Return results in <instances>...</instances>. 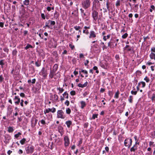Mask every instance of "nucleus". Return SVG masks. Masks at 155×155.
Listing matches in <instances>:
<instances>
[{
    "label": "nucleus",
    "mask_w": 155,
    "mask_h": 155,
    "mask_svg": "<svg viewBox=\"0 0 155 155\" xmlns=\"http://www.w3.org/2000/svg\"><path fill=\"white\" fill-rule=\"evenodd\" d=\"M21 135V133L20 132H18L17 134H15L14 135L15 138L17 139H18V137Z\"/></svg>",
    "instance_id": "a878e982"
},
{
    "label": "nucleus",
    "mask_w": 155,
    "mask_h": 155,
    "mask_svg": "<svg viewBox=\"0 0 155 155\" xmlns=\"http://www.w3.org/2000/svg\"><path fill=\"white\" fill-rule=\"evenodd\" d=\"M25 150L27 154H31L34 151V147L32 145H29L25 148Z\"/></svg>",
    "instance_id": "39448f33"
},
{
    "label": "nucleus",
    "mask_w": 155,
    "mask_h": 155,
    "mask_svg": "<svg viewBox=\"0 0 155 155\" xmlns=\"http://www.w3.org/2000/svg\"><path fill=\"white\" fill-rule=\"evenodd\" d=\"M58 132H61L62 131H64L63 127L61 125L58 126Z\"/></svg>",
    "instance_id": "5701e85b"
},
{
    "label": "nucleus",
    "mask_w": 155,
    "mask_h": 155,
    "mask_svg": "<svg viewBox=\"0 0 155 155\" xmlns=\"http://www.w3.org/2000/svg\"><path fill=\"white\" fill-rule=\"evenodd\" d=\"M56 111L55 108L53 107L51 108H48L46 109L44 111V113L45 114L47 113H48L50 112H51L52 113H54Z\"/></svg>",
    "instance_id": "1a4fd4ad"
},
{
    "label": "nucleus",
    "mask_w": 155,
    "mask_h": 155,
    "mask_svg": "<svg viewBox=\"0 0 155 155\" xmlns=\"http://www.w3.org/2000/svg\"><path fill=\"white\" fill-rule=\"evenodd\" d=\"M59 15V12L57 11H55L54 14V19H57L58 18Z\"/></svg>",
    "instance_id": "aec40b11"
},
{
    "label": "nucleus",
    "mask_w": 155,
    "mask_h": 155,
    "mask_svg": "<svg viewBox=\"0 0 155 155\" xmlns=\"http://www.w3.org/2000/svg\"><path fill=\"white\" fill-rule=\"evenodd\" d=\"M58 65L57 64H55L53 66L52 69L51 68L50 70L56 72L58 69Z\"/></svg>",
    "instance_id": "4468645a"
},
{
    "label": "nucleus",
    "mask_w": 155,
    "mask_h": 155,
    "mask_svg": "<svg viewBox=\"0 0 155 155\" xmlns=\"http://www.w3.org/2000/svg\"><path fill=\"white\" fill-rule=\"evenodd\" d=\"M74 28L77 31L79 30L80 28L81 27L79 26H75L74 27Z\"/></svg>",
    "instance_id": "bf43d9fd"
},
{
    "label": "nucleus",
    "mask_w": 155,
    "mask_h": 155,
    "mask_svg": "<svg viewBox=\"0 0 155 155\" xmlns=\"http://www.w3.org/2000/svg\"><path fill=\"white\" fill-rule=\"evenodd\" d=\"M39 122H40L42 125H45L46 124L45 121L43 119L41 120Z\"/></svg>",
    "instance_id": "052dcab7"
},
{
    "label": "nucleus",
    "mask_w": 155,
    "mask_h": 155,
    "mask_svg": "<svg viewBox=\"0 0 155 155\" xmlns=\"http://www.w3.org/2000/svg\"><path fill=\"white\" fill-rule=\"evenodd\" d=\"M144 80L147 83L149 82L150 81L149 78L147 76H146L144 78Z\"/></svg>",
    "instance_id": "37998d69"
},
{
    "label": "nucleus",
    "mask_w": 155,
    "mask_h": 155,
    "mask_svg": "<svg viewBox=\"0 0 155 155\" xmlns=\"http://www.w3.org/2000/svg\"><path fill=\"white\" fill-rule=\"evenodd\" d=\"M48 22L50 23V24L51 25H54L55 24V22L54 21L48 20Z\"/></svg>",
    "instance_id": "c9c22d12"
},
{
    "label": "nucleus",
    "mask_w": 155,
    "mask_h": 155,
    "mask_svg": "<svg viewBox=\"0 0 155 155\" xmlns=\"http://www.w3.org/2000/svg\"><path fill=\"white\" fill-rule=\"evenodd\" d=\"M83 33H85V34H86V35H88V34L89 33V32L87 30H86V29H84L83 30Z\"/></svg>",
    "instance_id": "e2e57ef3"
},
{
    "label": "nucleus",
    "mask_w": 155,
    "mask_h": 155,
    "mask_svg": "<svg viewBox=\"0 0 155 155\" xmlns=\"http://www.w3.org/2000/svg\"><path fill=\"white\" fill-rule=\"evenodd\" d=\"M64 104L67 106H69V104H70L69 101L68 100H67L65 101V102Z\"/></svg>",
    "instance_id": "4d7b16f0"
},
{
    "label": "nucleus",
    "mask_w": 155,
    "mask_h": 155,
    "mask_svg": "<svg viewBox=\"0 0 155 155\" xmlns=\"http://www.w3.org/2000/svg\"><path fill=\"white\" fill-rule=\"evenodd\" d=\"M120 94V92L118 90L116 92L114 96L115 98L117 99L119 98V95Z\"/></svg>",
    "instance_id": "cd10ccee"
},
{
    "label": "nucleus",
    "mask_w": 155,
    "mask_h": 155,
    "mask_svg": "<svg viewBox=\"0 0 155 155\" xmlns=\"http://www.w3.org/2000/svg\"><path fill=\"white\" fill-rule=\"evenodd\" d=\"M93 69L94 70H96V73L97 74L99 73V71L98 70V68L96 66H94L93 68Z\"/></svg>",
    "instance_id": "58836bf2"
},
{
    "label": "nucleus",
    "mask_w": 155,
    "mask_h": 155,
    "mask_svg": "<svg viewBox=\"0 0 155 155\" xmlns=\"http://www.w3.org/2000/svg\"><path fill=\"white\" fill-rule=\"evenodd\" d=\"M120 0H117V2L116 3V7H118L120 6Z\"/></svg>",
    "instance_id": "79ce46f5"
},
{
    "label": "nucleus",
    "mask_w": 155,
    "mask_h": 155,
    "mask_svg": "<svg viewBox=\"0 0 155 155\" xmlns=\"http://www.w3.org/2000/svg\"><path fill=\"white\" fill-rule=\"evenodd\" d=\"M151 136L152 138L153 139L155 138V131L152 133Z\"/></svg>",
    "instance_id": "8fccbe9b"
},
{
    "label": "nucleus",
    "mask_w": 155,
    "mask_h": 155,
    "mask_svg": "<svg viewBox=\"0 0 155 155\" xmlns=\"http://www.w3.org/2000/svg\"><path fill=\"white\" fill-rule=\"evenodd\" d=\"M88 122H86L84 124V128H87L88 126Z\"/></svg>",
    "instance_id": "603ef678"
},
{
    "label": "nucleus",
    "mask_w": 155,
    "mask_h": 155,
    "mask_svg": "<svg viewBox=\"0 0 155 155\" xmlns=\"http://www.w3.org/2000/svg\"><path fill=\"white\" fill-rule=\"evenodd\" d=\"M57 90L59 91V92L58 93V94H59L62 93L64 91V89L63 88H60V87H58L57 88Z\"/></svg>",
    "instance_id": "393cba45"
},
{
    "label": "nucleus",
    "mask_w": 155,
    "mask_h": 155,
    "mask_svg": "<svg viewBox=\"0 0 155 155\" xmlns=\"http://www.w3.org/2000/svg\"><path fill=\"white\" fill-rule=\"evenodd\" d=\"M5 60L2 59L0 61V65H1L2 68H3L4 65L5 64L4 63Z\"/></svg>",
    "instance_id": "2f4dec72"
},
{
    "label": "nucleus",
    "mask_w": 155,
    "mask_h": 155,
    "mask_svg": "<svg viewBox=\"0 0 155 155\" xmlns=\"http://www.w3.org/2000/svg\"><path fill=\"white\" fill-rule=\"evenodd\" d=\"M59 73V72H58L57 73H56L55 72L50 70L49 75L50 79H52L54 78V79H57L58 78H60L61 77V74Z\"/></svg>",
    "instance_id": "f257e3e1"
},
{
    "label": "nucleus",
    "mask_w": 155,
    "mask_h": 155,
    "mask_svg": "<svg viewBox=\"0 0 155 155\" xmlns=\"http://www.w3.org/2000/svg\"><path fill=\"white\" fill-rule=\"evenodd\" d=\"M54 142L56 144L59 145H61L62 143V142L59 137L55 139Z\"/></svg>",
    "instance_id": "2eb2a0df"
},
{
    "label": "nucleus",
    "mask_w": 155,
    "mask_h": 155,
    "mask_svg": "<svg viewBox=\"0 0 155 155\" xmlns=\"http://www.w3.org/2000/svg\"><path fill=\"white\" fill-rule=\"evenodd\" d=\"M35 64L37 67H39L41 65V64L40 62L36 61L35 62Z\"/></svg>",
    "instance_id": "49530a36"
},
{
    "label": "nucleus",
    "mask_w": 155,
    "mask_h": 155,
    "mask_svg": "<svg viewBox=\"0 0 155 155\" xmlns=\"http://www.w3.org/2000/svg\"><path fill=\"white\" fill-rule=\"evenodd\" d=\"M26 141V139L25 138H24L21 140H20V143L21 145H23L25 143Z\"/></svg>",
    "instance_id": "b1692460"
},
{
    "label": "nucleus",
    "mask_w": 155,
    "mask_h": 155,
    "mask_svg": "<svg viewBox=\"0 0 155 155\" xmlns=\"http://www.w3.org/2000/svg\"><path fill=\"white\" fill-rule=\"evenodd\" d=\"M66 113L68 114H70L71 113V110L69 108H67L66 109Z\"/></svg>",
    "instance_id": "e433bc0d"
},
{
    "label": "nucleus",
    "mask_w": 155,
    "mask_h": 155,
    "mask_svg": "<svg viewBox=\"0 0 155 155\" xmlns=\"http://www.w3.org/2000/svg\"><path fill=\"white\" fill-rule=\"evenodd\" d=\"M68 52L66 50H64L63 52H62V55H64V54H67Z\"/></svg>",
    "instance_id": "338daca9"
},
{
    "label": "nucleus",
    "mask_w": 155,
    "mask_h": 155,
    "mask_svg": "<svg viewBox=\"0 0 155 155\" xmlns=\"http://www.w3.org/2000/svg\"><path fill=\"white\" fill-rule=\"evenodd\" d=\"M4 80V78L3 77V75H0V82H2Z\"/></svg>",
    "instance_id": "13d9d810"
},
{
    "label": "nucleus",
    "mask_w": 155,
    "mask_h": 155,
    "mask_svg": "<svg viewBox=\"0 0 155 155\" xmlns=\"http://www.w3.org/2000/svg\"><path fill=\"white\" fill-rule=\"evenodd\" d=\"M96 33L94 31H90L89 36V38H95L96 37Z\"/></svg>",
    "instance_id": "f8f14e48"
},
{
    "label": "nucleus",
    "mask_w": 155,
    "mask_h": 155,
    "mask_svg": "<svg viewBox=\"0 0 155 155\" xmlns=\"http://www.w3.org/2000/svg\"><path fill=\"white\" fill-rule=\"evenodd\" d=\"M40 74L45 78L47 77V71L45 69V68L43 67L42 68L40 72Z\"/></svg>",
    "instance_id": "9d476101"
},
{
    "label": "nucleus",
    "mask_w": 155,
    "mask_h": 155,
    "mask_svg": "<svg viewBox=\"0 0 155 155\" xmlns=\"http://www.w3.org/2000/svg\"><path fill=\"white\" fill-rule=\"evenodd\" d=\"M88 83L87 81L84 84H82L81 83L79 84L78 86L80 87L84 88V87H86L88 85Z\"/></svg>",
    "instance_id": "f3484780"
},
{
    "label": "nucleus",
    "mask_w": 155,
    "mask_h": 155,
    "mask_svg": "<svg viewBox=\"0 0 155 155\" xmlns=\"http://www.w3.org/2000/svg\"><path fill=\"white\" fill-rule=\"evenodd\" d=\"M69 47L71 48V49L73 50L74 48V46L71 43L69 44Z\"/></svg>",
    "instance_id": "864d4df0"
},
{
    "label": "nucleus",
    "mask_w": 155,
    "mask_h": 155,
    "mask_svg": "<svg viewBox=\"0 0 155 155\" xmlns=\"http://www.w3.org/2000/svg\"><path fill=\"white\" fill-rule=\"evenodd\" d=\"M110 4V2H109V1L108 0L107 1V2L106 3V6H107V10L108 11H110V7L109 6V5Z\"/></svg>",
    "instance_id": "ea45409f"
},
{
    "label": "nucleus",
    "mask_w": 155,
    "mask_h": 155,
    "mask_svg": "<svg viewBox=\"0 0 155 155\" xmlns=\"http://www.w3.org/2000/svg\"><path fill=\"white\" fill-rule=\"evenodd\" d=\"M137 80L135 79H134V81H133V82L134 83V84H135V85H136L137 84Z\"/></svg>",
    "instance_id": "774afa93"
},
{
    "label": "nucleus",
    "mask_w": 155,
    "mask_h": 155,
    "mask_svg": "<svg viewBox=\"0 0 155 155\" xmlns=\"http://www.w3.org/2000/svg\"><path fill=\"white\" fill-rule=\"evenodd\" d=\"M13 100L15 101V104H18L20 102V98L18 96H15Z\"/></svg>",
    "instance_id": "ddd939ff"
},
{
    "label": "nucleus",
    "mask_w": 155,
    "mask_h": 155,
    "mask_svg": "<svg viewBox=\"0 0 155 155\" xmlns=\"http://www.w3.org/2000/svg\"><path fill=\"white\" fill-rule=\"evenodd\" d=\"M97 114H93L92 117V119H95L96 118H97Z\"/></svg>",
    "instance_id": "09e8293b"
},
{
    "label": "nucleus",
    "mask_w": 155,
    "mask_h": 155,
    "mask_svg": "<svg viewBox=\"0 0 155 155\" xmlns=\"http://www.w3.org/2000/svg\"><path fill=\"white\" fill-rule=\"evenodd\" d=\"M108 94L109 95L110 97H112L113 95V92L112 91H108Z\"/></svg>",
    "instance_id": "de8ad7c7"
},
{
    "label": "nucleus",
    "mask_w": 155,
    "mask_h": 155,
    "mask_svg": "<svg viewBox=\"0 0 155 155\" xmlns=\"http://www.w3.org/2000/svg\"><path fill=\"white\" fill-rule=\"evenodd\" d=\"M92 10L91 15L93 20L96 21L98 19L99 20V19H100V18H98V13L95 10H94V8H92Z\"/></svg>",
    "instance_id": "7ed1b4c3"
},
{
    "label": "nucleus",
    "mask_w": 155,
    "mask_h": 155,
    "mask_svg": "<svg viewBox=\"0 0 155 155\" xmlns=\"http://www.w3.org/2000/svg\"><path fill=\"white\" fill-rule=\"evenodd\" d=\"M141 84H142V88H144L146 86V83H145L143 81H142L140 82Z\"/></svg>",
    "instance_id": "5fc2aeb1"
},
{
    "label": "nucleus",
    "mask_w": 155,
    "mask_h": 155,
    "mask_svg": "<svg viewBox=\"0 0 155 155\" xmlns=\"http://www.w3.org/2000/svg\"><path fill=\"white\" fill-rule=\"evenodd\" d=\"M14 130L13 128L11 127H9L8 128V131L9 133H12L13 131Z\"/></svg>",
    "instance_id": "7c9ffc66"
},
{
    "label": "nucleus",
    "mask_w": 155,
    "mask_h": 155,
    "mask_svg": "<svg viewBox=\"0 0 155 155\" xmlns=\"http://www.w3.org/2000/svg\"><path fill=\"white\" fill-rule=\"evenodd\" d=\"M64 144L65 147H68L70 144V140L68 135L64 136Z\"/></svg>",
    "instance_id": "0eeeda50"
},
{
    "label": "nucleus",
    "mask_w": 155,
    "mask_h": 155,
    "mask_svg": "<svg viewBox=\"0 0 155 155\" xmlns=\"http://www.w3.org/2000/svg\"><path fill=\"white\" fill-rule=\"evenodd\" d=\"M99 2V1L97 0H94L93 2V7L92 8H95L96 6V3H98Z\"/></svg>",
    "instance_id": "412c9836"
},
{
    "label": "nucleus",
    "mask_w": 155,
    "mask_h": 155,
    "mask_svg": "<svg viewBox=\"0 0 155 155\" xmlns=\"http://www.w3.org/2000/svg\"><path fill=\"white\" fill-rule=\"evenodd\" d=\"M155 94H153L152 95V96L151 98V100L153 102L155 100Z\"/></svg>",
    "instance_id": "69168bd1"
},
{
    "label": "nucleus",
    "mask_w": 155,
    "mask_h": 155,
    "mask_svg": "<svg viewBox=\"0 0 155 155\" xmlns=\"http://www.w3.org/2000/svg\"><path fill=\"white\" fill-rule=\"evenodd\" d=\"M70 94L71 95H74L76 94V92L74 91H70Z\"/></svg>",
    "instance_id": "6e6d98bb"
},
{
    "label": "nucleus",
    "mask_w": 155,
    "mask_h": 155,
    "mask_svg": "<svg viewBox=\"0 0 155 155\" xmlns=\"http://www.w3.org/2000/svg\"><path fill=\"white\" fill-rule=\"evenodd\" d=\"M115 43V40L114 38L110 39V41L108 43V46L110 48H114V44Z\"/></svg>",
    "instance_id": "6e6552de"
},
{
    "label": "nucleus",
    "mask_w": 155,
    "mask_h": 155,
    "mask_svg": "<svg viewBox=\"0 0 155 155\" xmlns=\"http://www.w3.org/2000/svg\"><path fill=\"white\" fill-rule=\"evenodd\" d=\"M137 91H131V93L133 95H136L137 94Z\"/></svg>",
    "instance_id": "680f3d73"
},
{
    "label": "nucleus",
    "mask_w": 155,
    "mask_h": 155,
    "mask_svg": "<svg viewBox=\"0 0 155 155\" xmlns=\"http://www.w3.org/2000/svg\"><path fill=\"white\" fill-rule=\"evenodd\" d=\"M23 4L25 5H28L30 3L29 0H25L23 2Z\"/></svg>",
    "instance_id": "c85d7f7f"
},
{
    "label": "nucleus",
    "mask_w": 155,
    "mask_h": 155,
    "mask_svg": "<svg viewBox=\"0 0 155 155\" xmlns=\"http://www.w3.org/2000/svg\"><path fill=\"white\" fill-rule=\"evenodd\" d=\"M57 118L64 119L66 117L64 112L62 110H59L57 112Z\"/></svg>",
    "instance_id": "20e7f679"
},
{
    "label": "nucleus",
    "mask_w": 155,
    "mask_h": 155,
    "mask_svg": "<svg viewBox=\"0 0 155 155\" xmlns=\"http://www.w3.org/2000/svg\"><path fill=\"white\" fill-rule=\"evenodd\" d=\"M4 51L8 54L9 51V49L7 48H4L3 49Z\"/></svg>",
    "instance_id": "3c124183"
},
{
    "label": "nucleus",
    "mask_w": 155,
    "mask_h": 155,
    "mask_svg": "<svg viewBox=\"0 0 155 155\" xmlns=\"http://www.w3.org/2000/svg\"><path fill=\"white\" fill-rule=\"evenodd\" d=\"M133 48L131 47L130 45H126L124 48L127 51H130L131 50H134V48Z\"/></svg>",
    "instance_id": "dca6fc26"
},
{
    "label": "nucleus",
    "mask_w": 155,
    "mask_h": 155,
    "mask_svg": "<svg viewBox=\"0 0 155 155\" xmlns=\"http://www.w3.org/2000/svg\"><path fill=\"white\" fill-rule=\"evenodd\" d=\"M138 146H135V145H134V146L131 148L130 149V151L131 152H135L136 150L137 149Z\"/></svg>",
    "instance_id": "a211bd4d"
},
{
    "label": "nucleus",
    "mask_w": 155,
    "mask_h": 155,
    "mask_svg": "<svg viewBox=\"0 0 155 155\" xmlns=\"http://www.w3.org/2000/svg\"><path fill=\"white\" fill-rule=\"evenodd\" d=\"M132 141L131 139L126 138L124 141V145L126 147L129 148L132 145Z\"/></svg>",
    "instance_id": "423d86ee"
},
{
    "label": "nucleus",
    "mask_w": 155,
    "mask_h": 155,
    "mask_svg": "<svg viewBox=\"0 0 155 155\" xmlns=\"http://www.w3.org/2000/svg\"><path fill=\"white\" fill-rule=\"evenodd\" d=\"M91 1L90 0H83L82 2V5L85 9L89 8L91 6Z\"/></svg>",
    "instance_id": "f03ea898"
},
{
    "label": "nucleus",
    "mask_w": 155,
    "mask_h": 155,
    "mask_svg": "<svg viewBox=\"0 0 155 155\" xmlns=\"http://www.w3.org/2000/svg\"><path fill=\"white\" fill-rule=\"evenodd\" d=\"M65 124L68 128H69L72 124V122L71 120H68L65 122Z\"/></svg>",
    "instance_id": "4be33fe9"
},
{
    "label": "nucleus",
    "mask_w": 155,
    "mask_h": 155,
    "mask_svg": "<svg viewBox=\"0 0 155 155\" xmlns=\"http://www.w3.org/2000/svg\"><path fill=\"white\" fill-rule=\"evenodd\" d=\"M133 97L132 96L130 95L129 96V98H128V101L129 102L132 103L133 102Z\"/></svg>",
    "instance_id": "f704fd0d"
},
{
    "label": "nucleus",
    "mask_w": 155,
    "mask_h": 155,
    "mask_svg": "<svg viewBox=\"0 0 155 155\" xmlns=\"http://www.w3.org/2000/svg\"><path fill=\"white\" fill-rule=\"evenodd\" d=\"M17 50L15 49L12 52V54L13 56H16L17 55Z\"/></svg>",
    "instance_id": "72a5a7b5"
},
{
    "label": "nucleus",
    "mask_w": 155,
    "mask_h": 155,
    "mask_svg": "<svg viewBox=\"0 0 155 155\" xmlns=\"http://www.w3.org/2000/svg\"><path fill=\"white\" fill-rule=\"evenodd\" d=\"M54 100L55 101H57L58 100V95L56 94L54 95Z\"/></svg>",
    "instance_id": "a18cd8bd"
},
{
    "label": "nucleus",
    "mask_w": 155,
    "mask_h": 155,
    "mask_svg": "<svg viewBox=\"0 0 155 155\" xmlns=\"http://www.w3.org/2000/svg\"><path fill=\"white\" fill-rule=\"evenodd\" d=\"M128 34L127 33H125L122 36V38L123 39H125L128 36Z\"/></svg>",
    "instance_id": "a19ab883"
},
{
    "label": "nucleus",
    "mask_w": 155,
    "mask_h": 155,
    "mask_svg": "<svg viewBox=\"0 0 155 155\" xmlns=\"http://www.w3.org/2000/svg\"><path fill=\"white\" fill-rule=\"evenodd\" d=\"M150 59H154L155 60V54L153 52H151L150 55Z\"/></svg>",
    "instance_id": "bb28decb"
},
{
    "label": "nucleus",
    "mask_w": 155,
    "mask_h": 155,
    "mask_svg": "<svg viewBox=\"0 0 155 155\" xmlns=\"http://www.w3.org/2000/svg\"><path fill=\"white\" fill-rule=\"evenodd\" d=\"M80 104L81 105V107L82 109H84L86 105L85 102L83 101H81L80 102Z\"/></svg>",
    "instance_id": "6ab92c4d"
},
{
    "label": "nucleus",
    "mask_w": 155,
    "mask_h": 155,
    "mask_svg": "<svg viewBox=\"0 0 155 155\" xmlns=\"http://www.w3.org/2000/svg\"><path fill=\"white\" fill-rule=\"evenodd\" d=\"M83 142V139L82 138H80V140L79 141L78 146H79Z\"/></svg>",
    "instance_id": "0e129e2a"
},
{
    "label": "nucleus",
    "mask_w": 155,
    "mask_h": 155,
    "mask_svg": "<svg viewBox=\"0 0 155 155\" xmlns=\"http://www.w3.org/2000/svg\"><path fill=\"white\" fill-rule=\"evenodd\" d=\"M28 31L27 30H25L23 31V36H26L27 35H28Z\"/></svg>",
    "instance_id": "c03bdc74"
},
{
    "label": "nucleus",
    "mask_w": 155,
    "mask_h": 155,
    "mask_svg": "<svg viewBox=\"0 0 155 155\" xmlns=\"http://www.w3.org/2000/svg\"><path fill=\"white\" fill-rule=\"evenodd\" d=\"M81 72L84 73L85 74H88L87 71L85 70L82 69L81 71H79V74H81Z\"/></svg>",
    "instance_id": "473e14b6"
},
{
    "label": "nucleus",
    "mask_w": 155,
    "mask_h": 155,
    "mask_svg": "<svg viewBox=\"0 0 155 155\" xmlns=\"http://www.w3.org/2000/svg\"><path fill=\"white\" fill-rule=\"evenodd\" d=\"M32 46L31 45L27 44L26 46L25 47V49L26 50H27L29 48H32Z\"/></svg>",
    "instance_id": "4c0bfd02"
},
{
    "label": "nucleus",
    "mask_w": 155,
    "mask_h": 155,
    "mask_svg": "<svg viewBox=\"0 0 155 155\" xmlns=\"http://www.w3.org/2000/svg\"><path fill=\"white\" fill-rule=\"evenodd\" d=\"M62 96H60V100L63 101L64 99V98L68 99V94L67 91H65L63 94Z\"/></svg>",
    "instance_id": "9b49d317"
},
{
    "label": "nucleus",
    "mask_w": 155,
    "mask_h": 155,
    "mask_svg": "<svg viewBox=\"0 0 155 155\" xmlns=\"http://www.w3.org/2000/svg\"><path fill=\"white\" fill-rule=\"evenodd\" d=\"M100 45L102 46V47L103 50L107 49V47L105 45L104 42H101L100 43Z\"/></svg>",
    "instance_id": "c756f323"
}]
</instances>
